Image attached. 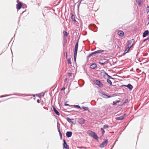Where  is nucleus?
<instances>
[{"label": "nucleus", "instance_id": "nucleus-50", "mask_svg": "<svg viewBox=\"0 0 149 149\" xmlns=\"http://www.w3.org/2000/svg\"><path fill=\"white\" fill-rule=\"evenodd\" d=\"M107 52V51L106 50H104V52H105V53H106Z\"/></svg>", "mask_w": 149, "mask_h": 149}, {"label": "nucleus", "instance_id": "nucleus-45", "mask_svg": "<svg viewBox=\"0 0 149 149\" xmlns=\"http://www.w3.org/2000/svg\"><path fill=\"white\" fill-rule=\"evenodd\" d=\"M41 94L42 95V96L43 97L44 96V95H45V93H41Z\"/></svg>", "mask_w": 149, "mask_h": 149}, {"label": "nucleus", "instance_id": "nucleus-36", "mask_svg": "<svg viewBox=\"0 0 149 149\" xmlns=\"http://www.w3.org/2000/svg\"><path fill=\"white\" fill-rule=\"evenodd\" d=\"M68 62L69 64H71L72 63V62L71 61V58H69L68 59Z\"/></svg>", "mask_w": 149, "mask_h": 149}, {"label": "nucleus", "instance_id": "nucleus-23", "mask_svg": "<svg viewBox=\"0 0 149 149\" xmlns=\"http://www.w3.org/2000/svg\"><path fill=\"white\" fill-rule=\"evenodd\" d=\"M96 54V53L95 51L91 53L90 54L87 56L88 58H90V57L93 56V55Z\"/></svg>", "mask_w": 149, "mask_h": 149}, {"label": "nucleus", "instance_id": "nucleus-18", "mask_svg": "<svg viewBox=\"0 0 149 149\" xmlns=\"http://www.w3.org/2000/svg\"><path fill=\"white\" fill-rule=\"evenodd\" d=\"M97 65L95 63H94L90 65V68L92 69H94L97 67Z\"/></svg>", "mask_w": 149, "mask_h": 149}, {"label": "nucleus", "instance_id": "nucleus-3", "mask_svg": "<svg viewBox=\"0 0 149 149\" xmlns=\"http://www.w3.org/2000/svg\"><path fill=\"white\" fill-rule=\"evenodd\" d=\"M94 83L100 88H102L103 86V84L99 80L96 79L94 81Z\"/></svg>", "mask_w": 149, "mask_h": 149}, {"label": "nucleus", "instance_id": "nucleus-52", "mask_svg": "<svg viewBox=\"0 0 149 149\" xmlns=\"http://www.w3.org/2000/svg\"><path fill=\"white\" fill-rule=\"evenodd\" d=\"M65 56H66V57H67V52H66V55H65Z\"/></svg>", "mask_w": 149, "mask_h": 149}, {"label": "nucleus", "instance_id": "nucleus-41", "mask_svg": "<svg viewBox=\"0 0 149 149\" xmlns=\"http://www.w3.org/2000/svg\"><path fill=\"white\" fill-rule=\"evenodd\" d=\"M59 135L61 139L62 138V134L61 133H60L59 134Z\"/></svg>", "mask_w": 149, "mask_h": 149}, {"label": "nucleus", "instance_id": "nucleus-9", "mask_svg": "<svg viewBox=\"0 0 149 149\" xmlns=\"http://www.w3.org/2000/svg\"><path fill=\"white\" fill-rule=\"evenodd\" d=\"M22 3L20 2H19L17 5H16V8L17 10L20 9L22 7Z\"/></svg>", "mask_w": 149, "mask_h": 149}, {"label": "nucleus", "instance_id": "nucleus-16", "mask_svg": "<svg viewBox=\"0 0 149 149\" xmlns=\"http://www.w3.org/2000/svg\"><path fill=\"white\" fill-rule=\"evenodd\" d=\"M72 133L70 131H68L67 132L66 135L67 137L68 138L70 137L72 135Z\"/></svg>", "mask_w": 149, "mask_h": 149}, {"label": "nucleus", "instance_id": "nucleus-55", "mask_svg": "<svg viewBox=\"0 0 149 149\" xmlns=\"http://www.w3.org/2000/svg\"><path fill=\"white\" fill-rule=\"evenodd\" d=\"M57 129H58V128H59V127H58V125H57Z\"/></svg>", "mask_w": 149, "mask_h": 149}, {"label": "nucleus", "instance_id": "nucleus-10", "mask_svg": "<svg viewBox=\"0 0 149 149\" xmlns=\"http://www.w3.org/2000/svg\"><path fill=\"white\" fill-rule=\"evenodd\" d=\"M134 40L133 39H132L130 40H128L127 42V45L128 46L131 45L132 43H134Z\"/></svg>", "mask_w": 149, "mask_h": 149}, {"label": "nucleus", "instance_id": "nucleus-64", "mask_svg": "<svg viewBox=\"0 0 149 149\" xmlns=\"http://www.w3.org/2000/svg\"><path fill=\"white\" fill-rule=\"evenodd\" d=\"M79 148H81L80 147H79Z\"/></svg>", "mask_w": 149, "mask_h": 149}, {"label": "nucleus", "instance_id": "nucleus-2", "mask_svg": "<svg viewBox=\"0 0 149 149\" xmlns=\"http://www.w3.org/2000/svg\"><path fill=\"white\" fill-rule=\"evenodd\" d=\"M89 135L93 138L96 139L97 141H98V136L95 132L92 131H91L89 133Z\"/></svg>", "mask_w": 149, "mask_h": 149}, {"label": "nucleus", "instance_id": "nucleus-29", "mask_svg": "<svg viewBox=\"0 0 149 149\" xmlns=\"http://www.w3.org/2000/svg\"><path fill=\"white\" fill-rule=\"evenodd\" d=\"M73 106L75 108L78 109H81V107L79 105H73Z\"/></svg>", "mask_w": 149, "mask_h": 149}, {"label": "nucleus", "instance_id": "nucleus-21", "mask_svg": "<svg viewBox=\"0 0 149 149\" xmlns=\"http://www.w3.org/2000/svg\"><path fill=\"white\" fill-rule=\"evenodd\" d=\"M71 19L73 22H76V20L75 19V17L74 15L72 14V15L71 16Z\"/></svg>", "mask_w": 149, "mask_h": 149}, {"label": "nucleus", "instance_id": "nucleus-56", "mask_svg": "<svg viewBox=\"0 0 149 149\" xmlns=\"http://www.w3.org/2000/svg\"><path fill=\"white\" fill-rule=\"evenodd\" d=\"M33 95V97H34L35 96V95H34V94H33V95Z\"/></svg>", "mask_w": 149, "mask_h": 149}, {"label": "nucleus", "instance_id": "nucleus-24", "mask_svg": "<svg viewBox=\"0 0 149 149\" xmlns=\"http://www.w3.org/2000/svg\"><path fill=\"white\" fill-rule=\"evenodd\" d=\"M82 107V109H84V111H88V112L89 111V110L88 107H84V106H83Z\"/></svg>", "mask_w": 149, "mask_h": 149}, {"label": "nucleus", "instance_id": "nucleus-60", "mask_svg": "<svg viewBox=\"0 0 149 149\" xmlns=\"http://www.w3.org/2000/svg\"><path fill=\"white\" fill-rule=\"evenodd\" d=\"M100 139H102V136H100Z\"/></svg>", "mask_w": 149, "mask_h": 149}, {"label": "nucleus", "instance_id": "nucleus-7", "mask_svg": "<svg viewBox=\"0 0 149 149\" xmlns=\"http://www.w3.org/2000/svg\"><path fill=\"white\" fill-rule=\"evenodd\" d=\"M78 43H79V40H77V41L76 43L75 48H74V53L77 54L78 48Z\"/></svg>", "mask_w": 149, "mask_h": 149}, {"label": "nucleus", "instance_id": "nucleus-35", "mask_svg": "<svg viewBox=\"0 0 149 149\" xmlns=\"http://www.w3.org/2000/svg\"><path fill=\"white\" fill-rule=\"evenodd\" d=\"M146 10L147 11V13H148L149 12V6L148 5L147 6V8L146 9Z\"/></svg>", "mask_w": 149, "mask_h": 149}, {"label": "nucleus", "instance_id": "nucleus-13", "mask_svg": "<svg viewBox=\"0 0 149 149\" xmlns=\"http://www.w3.org/2000/svg\"><path fill=\"white\" fill-rule=\"evenodd\" d=\"M85 120L83 118H81L79 119L78 120L79 123L81 125L84 124L85 123Z\"/></svg>", "mask_w": 149, "mask_h": 149}, {"label": "nucleus", "instance_id": "nucleus-54", "mask_svg": "<svg viewBox=\"0 0 149 149\" xmlns=\"http://www.w3.org/2000/svg\"><path fill=\"white\" fill-rule=\"evenodd\" d=\"M102 97L103 98H104V97H106V96H104V95H103V96H102Z\"/></svg>", "mask_w": 149, "mask_h": 149}, {"label": "nucleus", "instance_id": "nucleus-5", "mask_svg": "<svg viewBox=\"0 0 149 149\" xmlns=\"http://www.w3.org/2000/svg\"><path fill=\"white\" fill-rule=\"evenodd\" d=\"M63 148L65 149H69V146L67 144L65 140L64 139H63Z\"/></svg>", "mask_w": 149, "mask_h": 149}, {"label": "nucleus", "instance_id": "nucleus-4", "mask_svg": "<svg viewBox=\"0 0 149 149\" xmlns=\"http://www.w3.org/2000/svg\"><path fill=\"white\" fill-rule=\"evenodd\" d=\"M108 140L107 139H104V141L100 145V147L101 148H103L105 146H106L107 144Z\"/></svg>", "mask_w": 149, "mask_h": 149}, {"label": "nucleus", "instance_id": "nucleus-39", "mask_svg": "<svg viewBox=\"0 0 149 149\" xmlns=\"http://www.w3.org/2000/svg\"><path fill=\"white\" fill-rule=\"evenodd\" d=\"M22 7L23 8H25L27 7V6L26 5L24 4L22 5Z\"/></svg>", "mask_w": 149, "mask_h": 149}, {"label": "nucleus", "instance_id": "nucleus-38", "mask_svg": "<svg viewBox=\"0 0 149 149\" xmlns=\"http://www.w3.org/2000/svg\"><path fill=\"white\" fill-rule=\"evenodd\" d=\"M147 40H149V36L148 37L146 38L143 40V42H145Z\"/></svg>", "mask_w": 149, "mask_h": 149}, {"label": "nucleus", "instance_id": "nucleus-28", "mask_svg": "<svg viewBox=\"0 0 149 149\" xmlns=\"http://www.w3.org/2000/svg\"><path fill=\"white\" fill-rule=\"evenodd\" d=\"M101 130L102 131V136H103V135L105 133V131L104 130V128H101Z\"/></svg>", "mask_w": 149, "mask_h": 149}, {"label": "nucleus", "instance_id": "nucleus-33", "mask_svg": "<svg viewBox=\"0 0 149 149\" xmlns=\"http://www.w3.org/2000/svg\"><path fill=\"white\" fill-rule=\"evenodd\" d=\"M128 99H126L125 100V101L123 103L122 105H124L126 103H127L128 102Z\"/></svg>", "mask_w": 149, "mask_h": 149}, {"label": "nucleus", "instance_id": "nucleus-26", "mask_svg": "<svg viewBox=\"0 0 149 149\" xmlns=\"http://www.w3.org/2000/svg\"><path fill=\"white\" fill-rule=\"evenodd\" d=\"M120 102V100H116L115 101H113V105H116L117 103H119Z\"/></svg>", "mask_w": 149, "mask_h": 149}, {"label": "nucleus", "instance_id": "nucleus-48", "mask_svg": "<svg viewBox=\"0 0 149 149\" xmlns=\"http://www.w3.org/2000/svg\"><path fill=\"white\" fill-rule=\"evenodd\" d=\"M65 105L67 106H70V105L68 104H67L66 103H65Z\"/></svg>", "mask_w": 149, "mask_h": 149}, {"label": "nucleus", "instance_id": "nucleus-17", "mask_svg": "<svg viewBox=\"0 0 149 149\" xmlns=\"http://www.w3.org/2000/svg\"><path fill=\"white\" fill-rule=\"evenodd\" d=\"M118 35L120 36H123L124 34V32L122 31H119L118 32Z\"/></svg>", "mask_w": 149, "mask_h": 149}, {"label": "nucleus", "instance_id": "nucleus-15", "mask_svg": "<svg viewBox=\"0 0 149 149\" xmlns=\"http://www.w3.org/2000/svg\"><path fill=\"white\" fill-rule=\"evenodd\" d=\"M53 109V110L54 111V112L57 115L59 116L60 115V113L59 112L56 110V108H55V107L53 106H52Z\"/></svg>", "mask_w": 149, "mask_h": 149}, {"label": "nucleus", "instance_id": "nucleus-57", "mask_svg": "<svg viewBox=\"0 0 149 149\" xmlns=\"http://www.w3.org/2000/svg\"><path fill=\"white\" fill-rule=\"evenodd\" d=\"M26 10H24V11L22 12V13H23L24 12H25V11Z\"/></svg>", "mask_w": 149, "mask_h": 149}, {"label": "nucleus", "instance_id": "nucleus-20", "mask_svg": "<svg viewBox=\"0 0 149 149\" xmlns=\"http://www.w3.org/2000/svg\"><path fill=\"white\" fill-rule=\"evenodd\" d=\"M136 2L140 6V4L143 2V0H135Z\"/></svg>", "mask_w": 149, "mask_h": 149}, {"label": "nucleus", "instance_id": "nucleus-63", "mask_svg": "<svg viewBox=\"0 0 149 149\" xmlns=\"http://www.w3.org/2000/svg\"><path fill=\"white\" fill-rule=\"evenodd\" d=\"M115 143V142L114 143L113 145H114Z\"/></svg>", "mask_w": 149, "mask_h": 149}, {"label": "nucleus", "instance_id": "nucleus-58", "mask_svg": "<svg viewBox=\"0 0 149 149\" xmlns=\"http://www.w3.org/2000/svg\"><path fill=\"white\" fill-rule=\"evenodd\" d=\"M148 19H149V15H148Z\"/></svg>", "mask_w": 149, "mask_h": 149}, {"label": "nucleus", "instance_id": "nucleus-11", "mask_svg": "<svg viewBox=\"0 0 149 149\" xmlns=\"http://www.w3.org/2000/svg\"><path fill=\"white\" fill-rule=\"evenodd\" d=\"M101 94L102 95H104L105 96H106V97H104V98L107 99V98H110V97H113L114 96L113 95H107V94H105L104 93H101Z\"/></svg>", "mask_w": 149, "mask_h": 149}, {"label": "nucleus", "instance_id": "nucleus-25", "mask_svg": "<svg viewBox=\"0 0 149 149\" xmlns=\"http://www.w3.org/2000/svg\"><path fill=\"white\" fill-rule=\"evenodd\" d=\"M107 81L108 83H109L110 85L111 86L112 85V83L111 81L109 79H107Z\"/></svg>", "mask_w": 149, "mask_h": 149}, {"label": "nucleus", "instance_id": "nucleus-22", "mask_svg": "<svg viewBox=\"0 0 149 149\" xmlns=\"http://www.w3.org/2000/svg\"><path fill=\"white\" fill-rule=\"evenodd\" d=\"M96 54H100L104 52V50L100 49L95 51Z\"/></svg>", "mask_w": 149, "mask_h": 149}, {"label": "nucleus", "instance_id": "nucleus-43", "mask_svg": "<svg viewBox=\"0 0 149 149\" xmlns=\"http://www.w3.org/2000/svg\"><path fill=\"white\" fill-rule=\"evenodd\" d=\"M68 75L69 76H70L72 75V73H68Z\"/></svg>", "mask_w": 149, "mask_h": 149}, {"label": "nucleus", "instance_id": "nucleus-32", "mask_svg": "<svg viewBox=\"0 0 149 149\" xmlns=\"http://www.w3.org/2000/svg\"><path fill=\"white\" fill-rule=\"evenodd\" d=\"M109 126L108 125H105L103 126V127L104 129H106L109 127Z\"/></svg>", "mask_w": 149, "mask_h": 149}, {"label": "nucleus", "instance_id": "nucleus-31", "mask_svg": "<svg viewBox=\"0 0 149 149\" xmlns=\"http://www.w3.org/2000/svg\"><path fill=\"white\" fill-rule=\"evenodd\" d=\"M67 120L69 123L71 122L72 123H73L72 122V120L70 119L69 118H67Z\"/></svg>", "mask_w": 149, "mask_h": 149}, {"label": "nucleus", "instance_id": "nucleus-19", "mask_svg": "<svg viewBox=\"0 0 149 149\" xmlns=\"http://www.w3.org/2000/svg\"><path fill=\"white\" fill-rule=\"evenodd\" d=\"M134 45V43H132V44L131 45L128 46V45H127V47L126 49H127L128 50H129L131 47H132L133 45Z\"/></svg>", "mask_w": 149, "mask_h": 149}, {"label": "nucleus", "instance_id": "nucleus-59", "mask_svg": "<svg viewBox=\"0 0 149 149\" xmlns=\"http://www.w3.org/2000/svg\"><path fill=\"white\" fill-rule=\"evenodd\" d=\"M17 2H19V0H17Z\"/></svg>", "mask_w": 149, "mask_h": 149}, {"label": "nucleus", "instance_id": "nucleus-62", "mask_svg": "<svg viewBox=\"0 0 149 149\" xmlns=\"http://www.w3.org/2000/svg\"><path fill=\"white\" fill-rule=\"evenodd\" d=\"M94 42V41L93 42V43Z\"/></svg>", "mask_w": 149, "mask_h": 149}, {"label": "nucleus", "instance_id": "nucleus-44", "mask_svg": "<svg viewBox=\"0 0 149 149\" xmlns=\"http://www.w3.org/2000/svg\"><path fill=\"white\" fill-rule=\"evenodd\" d=\"M58 132L59 133V134L60 133H61V131L60 130L59 128H58Z\"/></svg>", "mask_w": 149, "mask_h": 149}, {"label": "nucleus", "instance_id": "nucleus-1", "mask_svg": "<svg viewBox=\"0 0 149 149\" xmlns=\"http://www.w3.org/2000/svg\"><path fill=\"white\" fill-rule=\"evenodd\" d=\"M109 61V60L106 58H102L99 61V63L102 65H103L107 63Z\"/></svg>", "mask_w": 149, "mask_h": 149}, {"label": "nucleus", "instance_id": "nucleus-40", "mask_svg": "<svg viewBox=\"0 0 149 149\" xmlns=\"http://www.w3.org/2000/svg\"><path fill=\"white\" fill-rule=\"evenodd\" d=\"M10 95H2L1 97H6V96H10Z\"/></svg>", "mask_w": 149, "mask_h": 149}, {"label": "nucleus", "instance_id": "nucleus-27", "mask_svg": "<svg viewBox=\"0 0 149 149\" xmlns=\"http://www.w3.org/2000/svg\"><path fill=\"white\" fill-rule=\"evenodd\" d=\"M77 54L74 53V61L75 62H76V60L77 57Z\"/></svg>", "mask_w": 149, "mask_h": 149}, {"label": "nucleus", "instance_id": "nucleus-6", "mask_svg": "<svg viewBox=\"0 0 149 149\" xmlns=\"http://www.w3.org/2000/svg\"><path fill=\"white\" fill-rule=\"evenodd\" d=\"M122 86L126 87L128 88L130 91H131L133 88L132 86L130 84H129L127 85H122Z\"/></svg>", "mask_w": 149, "mask_h": 149}, {"label": "nucleus", "instance_id": "nucleus-51", "mask_svg": "<svg viewBox=\"0 0 149 149\" xmlns=\"http://www.w3.org/2000/svg\"><path fill=\"white\" fill-rule=\"evenodd\" d=\"M105 74L107 76L109 75L107 73H106L105 72H104Z\"/></svg>", "mask_w": 149, "mask_h": 149}, {"label": "nucleus", "instance_id": "nucleus-14", "mask_svg": "<svg viewBox=\"0 0 149 149\" xmlns=\"http://www.w3.org/2000/svg\"><path fill=\"white\" fill-rule=\"evenodd\" d=\"M16 95L17 96H27V95L24 94H20V93H16V94H10V95Z\"/></svg>", "mask_w": 149, "mask_h": 149}, {"label": "nucleus", "instance_id": "nucleus-53", "mask_svg": "<svg viewBox=\"0 0 149 149\" xmlns=\"http://www.w3.org/2000/svg\"><path fill=\"white\" fill-rule=\"evenodd\" d=\"M111 79L114 80V79L115 78L111 77Z\"/></svg>", "mask_w": 149, "mask_h": 149}, {"label": "nucleus", "instance_id": "nucleus-46", "mask_svg": "<svg viewBox=\"0 0 149 149\" xmlns=\"http://www.w3.org/2000/svg\"><path fill=\"white\" fill-rule=\"evenodd\" d=\"M37 102L38 103H40V100L39 99H38L37 100Z\"/></svg>", "mask_w": 149, "mask_h": 149}, {"label": "nucleus", "instance_id": "nucleus-8", "mask_svg": "<svg viewBox=\"0 0 149 149\" xmlns=\"http://www.w3.org/2000/svg\"><path fill=\"white\" fill-rule=\"evenodd\" d=\"M125 115L126 114H125L123 115V116H120L119 117H116L115 118L116 120H121L123 119L124 117L125 116Z\"/></svg>", "mask_w": 149, "mask_h": 149}, {"label": "nucleus", "instance_id": "nucleus-12", "mask_svg": "<svg viewBox=\"0 0 149 149\" xmlns=\"http://www.w3.org/2000/svg\"><path fill=\"white\" fill-rule=\"evenodd\" d=\"M149 34V31L148 30H147L145 31L143 33V38L147 36Z\"/></svg>", "mask_w": 149, "mask_h": 149}, {"label": "nucleus", "instance_id": "nucleus-61", "mask_svg": "<svg viewBox=\"0 0 149 149\" xmlns=\"http://www.w3.org/2000/svg\"><path fill=\"white\" fill-rule=\"evenodd\" d=\"M113 148V147H112L111 148V149H112V148Z\"/></svg>", "mask_w": 149, "mask_h": 149}, {"label": "nucleus", "instance_id": "nucleus-30", "mask_svg": "<svg viewBox=\"0 0 149 149\" xmlns=\"http://www.w3.org/2000/svg\"><path fill=\"white\" fill-rule=\"evenodd\" d=\"M64 36H68V33L66 31H63V32Z\"/></svg>", "mask_w": 149, "mask_h": 149}, {"label": "nucleus", "instance_id": "nucleus-42", "mask_svg": "<svg viewBox=\"0 0 149 149\" xmlns=\"http://www.w3.org/2000/svg\"><path fill=\"white\" fill-rule=\"evenodd\" d=\"M107 77H108V79H111V77L109 75L107 76Z\"/></svg>", "mask_w": 149, "mask_h": 149}, {"label": "nucleus", "instance_id": "nucleus-47", "mask_svg": "<svg viewBox=\"0 0 149 149\" xmlns=\"http://www.w3.org/2000/svg\"><path fill=\"white\" fill-rule=\"evenodd\" d=\"M65 87H63V88H62L61 89V91H63V90H64L65 89Z\"/></svg>", "mask_w": 149, "mask_h": 149}, {"label": "nucleus", "instance_id": "nucleus-49", "mask_svg": "<svg viewBox=\"0 0 149 149\" xmlns=\"http://www.w3.org/2000/svg\"><path fill=\"white\" fill-rule=\"evenodd\" d=\"M67 81V78H65L64 80V82H66Z\"/></svg>", "mask_w": 149, "mask_h": 149}, {"label": "nucleus", "instance_id": "nucleus-37", "mask_svg": "<svg viewBox=\"0 0 149 149\" xmlns=\"http://www.w3.org/2000/svg\"><path fill=\"white\" fill-rule=\"evenodd\" d=\"M128 51L129 50L127 49H126L125 50L124 53L123 54V55H124L125 54L127 53Z\"/></svg>", "mask_w": 149, "mask_h": 149}, {"label": "nucleus", "instance_id": "nucleus-34", "mask_svg": "<svg viewBox=\"0 0 149 149\" xmlns=\"http://www.w3.org/2000/svg\"><path fill=\"white\" fill-rule=\"evenodd\" d=\"M81 1V0H79L78 1V5H77V7L79 8V6H80V5L81 4V1Z\"/></svg>", "mask_w": 149, "mask_h": 149}]
</instances>
